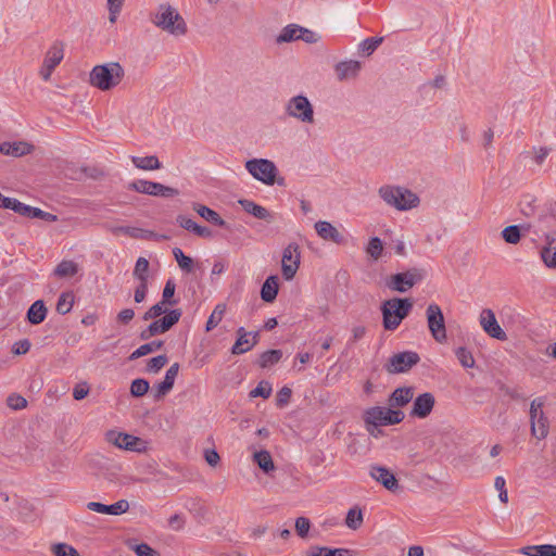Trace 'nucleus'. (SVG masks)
<instances>
[{
  "label": "nucleus",
  "mask_w": 556,
  "mask_h": 556,
  "mask_svg": "<svg viewBox=\"0 0 556 556\" xmlns=\"http://www.w3.org/2000/svg\"><path fill=\"white\" fill-rule=\"evenodd\" d=\"M239 204L242 206V208L247 213L253 215L254 217H256L258 219H263V220H266L268 223H270L271 219H273V215H271V213L267 208L256 204L253 201L240 200Z\"/></svg>",
  "instance_id": "obj_28"
},
{
  "label": "nucleus",
  "mask_w": 556,
  "mask_h": 556,
  "mask_svg": "<svg viewBox=\"0 0 556 556\" xmlns=\"http://www.w3.org/2000/svg\"><path fill=\"white\" fill-rule=\"evenodd\" d=\"M369 475L377 482L381 483L387 490L395 491L399 489V481L391 470L383 466L372 465Z\"/></svg>",
  "instance_id": "obj_19"
},
{
  "label": "nucleus",
  "mask_w": 556,
  "mask_h": 556,
  "mask_svg": "<svg viewBox=\"0 0 556 556\" xmlns=\"http://www.w3.org/2000/svg\"><path fill=\"white\" fill-rule=\"evenodd\" d=\"M150 21L155 27L174 37H182L188 33L185 18L169 3H161L150 14Z\"/></svg>",
  "instance_id": "obj_1"
},
{
  "label": "nucleus",
  "mask_w": 556,
  "mask_h": 556,
  "mask_svg": "<svg viewBox=\"0 0 556 556\" xmlns=\"http://www.w3.org/2000/svg\"><path fill=\"white\" fill-rule=\"evenodd\" d=\"M543 397H536L530 403L529 417L531 434L538 440L545 439L549 430V421L543 410Z\"/></svg>",
  "instance_id": "obj_7"
},
{
  "label": "nucleus",
  "mask_w": 556,
  "mask_h": 556,
  "mask_svg": "<svg viewBox=\"0 0 556 556\" xmlns=\"http://www.w3.org/2000/svg\"><path fill=\"white\" fill-rule=\"evenodd\" d=\"M292 391L288 387H283L280 389V391L277 393V405L279 407L286 406L291 397Z\"/></svg>",
  "instance_id": "obj_59"
},
{
  "label": "nucleus",
  "mask_w": 556,
  "mask_h": 556,
  "mask_svg": "<svg viewBox=\"0 0 556 556\" xmlns=\"http://www.w3.org/2000/svg\"><path fill=\"white\" fill-rule=\"evenodd\" d=\"M173 254L181 270L186 273H191L193 270V260L190 256L185 255L181 249L174 248Z\"/></svg>",
  "instance_id": "obj_41"
},
{
  "label": "nucleus",
  "mask_w": 556,
  "mask_h": 556,
  "mask_svg": "<svg viewBox=\"0 0 556 556\" xmlns=\"http://www.w3.org/2000/svg\"><path fill=\"white\" fill-rule=\"evenodd\" d=\"M350 551L346 548H328V547H314L311 556H348Z\"/></svg>",
  "instance_id": "obj_46"
},
{
  "label": "nucleus",
  "mask_w": 556,
  "mask_h": 556,
  "mask_svg": "<svg viewBox=\"0 0 556 556\" xmlns=\"http://www.w3.org/2000/svg\"><path fill=\"white\" fill-rule=\"evenodd\" d=\"M7 404L12 409H23L27 406V401L22 395L11 394L7 399Z\"/></svg>",
  "instance_id": "obj_55"
},
{
  "label": "nucleus",
  "mask_w": 556,
  "mask_h": 556,
  "mask_svg": "<svg viewBox=\"0 0 556 556\" xmlns=\"http://www.w3.org/2000/svg\"><path fill=\"white\" fill-rule=\"evenodd\" d=\"M414 397V388L402 387L395 389L389 396L388 404L393 409L394 407H403L407 405Z\"/></svg>",
  "instance_id": "obj_25"
},
{
  "label": "nucleus",
  "mask_w": 556,
  "mask_h": 556,
  "mask_svg": "<svg viewBox=\"0 0 556 556\" xmlns=\"http://www.w3.org/2000/svg\"><path fill=\"white\" fill-rule=\"evenodd\" d=\"M311 522L305 517H299L295 520V530L299 536L305 538L309 531Z\"/></svg>",
  "instance_id": "obj_56"
},
{
  "label": "nucleus",
  "mask_w": 556,
  "mask_h": 556,
  "mask_svg": "<svg viewBox=\"0 0 556 556\" xmlns=\"http://www.w3.org/2000/svg\"><path fill=\"white\" fill-rule=\"evenodd\" d=\"M300 247L296 243H289L282 252L281 271L286 280H292L300 266Z\"/></svg>",
  "instance_id": "obj_11"
},
{
  "label": "nucleus",
  "mask_w": 556,
  "mask_h": 556,
  "mask_svg": "<svg viewBox=\"0 0 556 556\" xmlns=\"http://www.w3.org/2000/svg\"><path fill=\"white\" fill-rule=\"evenodd\" d=\"M383 251L382 241L378 237H374L369 240L366 252L369 254L375 261L381 257Z\"/></svg>",
  "instance_id": "obj_47"
},
{
  "label": "nucleus",
  "mask_w": 556,
  "mask_h": 556,
  "mask_svg": "<svg viewBox=\"0 0 556 556\" xmlns=\"http://www.w3.org/2000/svg\"><path fill=\"white\" fill-rule=\"evenodd\" d=\"M282 357V352L280 350H268L261 354L258 359V365L262 368H267L277 364Z\"/></svg>",
  "instance_id": "obj_39"
},
{
  "label": "nucleus",
  "mask_w": 556,
  "mask_h": 556,
  "mask_svg": "<svg viewBox=\"0 0 556 556\" xmlns=\"http://www.w3.org/2000/svg\"><path fill=\"white\" fill-rule=\"evenodd\" d=\"M361 70V63L358 61H344L336 65V73L339 80H345L357 76Z\"/></svg>",
  "instance_id": "obj_27"
},
{
  "label": "nucleus",
  "mask_w": 556,
  "mask_h": 556,
  "mask_svg": "<svg viewBox=\"0 0 556 556\" xmlns=\"http://www.w3.org/2000/svg\"><path fill=\"white\" fill-rule=\"evenodd\" d=\"M413 308L410 299L393 298L387 300L381 305L382 324L386 330L393 331L406 318Z\"/></svg>",
  "instance_id": "obj_3"
},
{
  "label": "nucleus",
  "mask_w": 556,
  "mask_h": 556,
  "mask_svg": "<svg viewBox=\"0 0 556 556\" xmlns=\"http://www.w3.org/2000/svg\"><path fill=\"white\" fill-rule=\"evenodd\" d=\"M225 312H226V304L220 303L215 306L214 311L212 312V314L210 315V317L206 321L205 330L207 332L212 331L222 321Z\"/></svg>",
  "instance_id": "obj_40"
},
{
  "label": "nucleus",
  "mask_w": 556,
  "mask_h": 556,
  "mask_svg": "<svg viewBox=\"0 0 556 556\" xmlns=\"http://www.w3.org/2000/svg\"><path fill=\"white\" fill-rule=\"evenodd\" d=\"M301 31V26L295 24L287 25L282 28L280 34L276 38L277 43L291 42L294 40H299V35Z\"/></svg>",
  "instance_id": "obj_36"
},
{
  "label": "nucleus",
  "mask_w": 556,
  "mask_h": 556,
  "mask_svg": "<svg viewBox=\"0 0 556 556\" xmlns=\"http://www.w3.org/2000/svg\"><path fill=\"white\" fill-rule=\"evenodd\" d=\"M74 304V295L71 292H64L60 295L56 303V312L65 315L71 312Z\"/></svg>",
  "instance_id": "obj_43"
},
{
  "label": "nucleus",
  "mask_w": 556,
  "mask_h": 556,
  "mask_svg": "<svg viewBox=\"0 0 556 556\" xmlns=\"http://www.w3.org/2000/svg\"><path fill=\"white\" fill-rule=\"evenodd\" d=\"M33 150V146L24 142V141H16V142H2L0 144V152L4 155H10L14 157H20L23 155H26L30 153Z\"/></svg>",
  "instance_id": "obj_26"
},
{
  "label": "nucleus",
  "mask_w": 556,
  "mask_h": 556,
  "mask_svg": "<svg viewBox=\"0 0 556 556\" xmlns=\"http://www.w3.org/2000/svg\"><path fill=\"white\" fill-rule=\"evenodd\" d=\"M424 275L419 269L413 268L404 273H399L391 275L387 281L386 286L396 292L404 293L412 289L417 282L421 281Z\"/></svg>",
  "instance_id": "obj_9"
},
{
  "label": "nucleus",
  "mask_w": 556,
  "mask_h": 556,
  "mask_svg": "<svg viewBox=\"0 0 556 556\" xmlns=\"http://www.w3.org/2000/svg\"><path fill=\"white\" fill-rule=\"evenodd\" d=\"M482 329L491 337L501 341H505L507 336L496 320L495 314L490 308L482 309L479 317Z\"/></svg>",
  "instance_id": "obj_15"
},
{
  "label": "nucleus",
  "mask_w": 556,
  "mask_h": 556,
  "mask_svg": "<svg viewBox=\"0 0 556 556\" xmlns=\"http://www.w3.org/2000/svg\"><path fill=\"white\" fill-rule=\"evenodd\" d=\"M535 556H556V545H539V549L536 551Z\"/></svg>",
  "instance_id": "obj_64"
},
{
  "label": "nucleus",
  "mask_w": 556,
  "mask_h": 556,
  "mask_svg": "<svg viewBox=\"0 0 556 556\" xmlns=\"http://www.w3.org/2000/svg\"><path fill=\"white\" fill-rule=\"evenodd\" d=\"M128 188L130 190L140 192V193L150 194V195H159V197H163V198H170V197H175L178 194L177 189L164 186L159 182H153V181L143 180V179H139V180H135V181L130 182Z\"/></svg>",
  "instance_id": "obj_14"
},
{
  "label": "nucleus",
  "mask_w": 556,
  "mask_h": 556,
  "mask_svg": "<svg viewBox=\"0 0 556 556\" xmlns=\"http://www.w3.org/2000/svg\"><path fill=\"white\" fill-rule=\"evenodd\" d=\"M125 76V71L118 62L96 65L89 74L91 86L101 91H109L121 84Z\"/></svg>",
  "instance_id": "obj_2"
},
{
  "label": "nucleus",
  "mask_w": 556,
  "mask_h": 556,
  "mask_svg": "<svg viewBox=\"0 0 556 556\" xmlns=\"http://www.w3.org/2000/svg\"><path fill=\"white\" fill-rule=\"evenodd\" d=\"M167 362L168 358L166 355L152 357L147 364V371L156 374L167 364Z\"/></svg>",
  "instance_id": "obj_50"
},
{
  "label": "nucleus",
  "mask_w": 556,
  "mask_h": 556,
  "mask_svg": "<svg viewBox=\"0 0 556 556\" xmlns=\"http://www.w3.org/2000/svg\"><path fill=\"white\" fill-rule=\"evenodd\" d=\"M192 208L208 223L219 227L226 226V222L219 216V214L206 205L193 203Z\"/></svg>",
  "instance_id": "obj_29"
},
{
  "label": "nucleus",
  "mask_w": 556,
  "mask_h": 556,
  "mask_svg": "<svg viewBox=\"0 0 556 556\" xmlns=\"http://www.w3.org/2000/svg\"><path fill=\"white\" fill-rule=\"evenodd\" d=\"M138 556H160V554L146 543L137 544L132 547Z\"/></svg>",
  "instance_id": "obj_58"
},
{
  "label": "nucleus",
  "mask_w": 556,
  "mask_h": 556,
  "mask_svg": "<svg viewBox=\"0 0 556 556\" xmlns=\"http://www.w3.org/2000/svg\"><path fill=\"white\" fill-rule=\"evenodd\" d=\"M148 270L149 261L146 257H139L134 269V276L139 280V282H148Z\"/></svg>",
  "instance_id": "obj_44"
},
{
  "label": "nucleus",
  "mask_w": 556,
  "mask_h": 556,
  "mask_svg": "<svg viewBox=\"0 0 556 556\" xmlns=\"http://www.w3.org/2000/svg\"><path fill=\"white\" fill-rule=\"evenodd\" d=\"M271 386L267 381H261L255 389L250 392L251 397L261 396L268 399L271 394Z\"/></svg>",
  "instance_id": "obj_53"
},
{
  "label": "nucleus",
  "mask_w": 556,
  "mask_h": 556,
  "mask_svg": "<svg viewBox=\"0 0 556 556\" xmlns=\"http://www.w3.org/2000/svg\"><path fill=\"white\" fill-rule=\"evenodd\" d=\"M379 194L387 204L399 211H407L419 204V198L410 190L402 187H381Z\"/></svg>",
  "instance_id": "obj_5"
},
{
  "label": "nucleus",
  "mask_w": 556,
  "mask_h": 556,
  "mask_svg": "<svg viewBox=\"0 0 556 556\" xmlns=\"http://www.w3.org/2000/svg\"><path fill=\"white\" fill-rule=\"evenodd\" d=\"M148 291V282H139L138 287L135 290L134 300L136 303H141L144 301Z\"/></svg>",
  "instance_id": "obj_63"
},
{
  "label": "nucleus",
  "mask_w": 556,
  "mask_h": 556,
  "mask_svg": "<svg viewBox=\"0 0 556 556\" xmlns=\"http://www.w3.org/2000/svg\"><path fill=\"white\" fill-rule=\"evenodd\" d=\"M55 556H79L77 549L66 543H58L52 546Z\"/></svg>",
  "instance_id": "obj_51"
},
{
  "label": "nucleus",
  "mask_w": 556,
  "mask_h": 556,
  "mask_svg": "<svg viewBox=\"0 0 556 556\" xmlns=\"http://www.w3.org/2000/svg\"><path fill=\"white\" fill-rule=\"evenodd\" d=\"M181 309L176 308L169 311L165 316L160 319L154 320L150 324V330H154L157 334L165 333L168 331L175 324H177L181 317Z\"/></svg>",
  "instance_id": "obj_23"
},
{
  "label": "nucleus",
  "mask_w": 556,
  "mask_h": 556,
  "mask_svg": "<svg viewBox=\"0 0 556 556\" xmlns=\"http://www.w3.org/2000/svg\"><path fill=\"white\" fill-rule=\"evenodd\" d=\"M30 349V342L27 339L20 340L14 343L12 352L15 355L26 354Z\"/></svg>",
  "instance_id": "obj_60"
},
{
  "label": "nucleus",
  "mask_w": 556,
  "mask_h": 556,
  "mask_svg": "<svg viewBox=\"0 0 556 556\" xmlns=\"http://www.w3.org/2000/svg\"><path fill=\"white\" fill-rule=\"evenodd\" d=\"M47 317V307L42 300L35 301L27 312V319L33 325L41 324Z\"/></svg>",
  "instance_id": "obj_32"
},
{
  "label": "nucleus",
  "mask_w": 556,
  "mask_h": 556,
  "mask_svg": "<svg viewBox=\"0 0 556 556\" xmlns=\"http://www.w3.org/2000/svg\"><path fill=\"white\" fill-rule=\"evenodd\" d=\"M253 460L265 472L268 473L275 470L273 457L268 451L262 450L253 454Z\"/></svg>",
  "instance_id": "obj_34"
},
{
  "label": "nucleus",
  "mask_w": 556,
  "mask_h": 556,
  "mask_svg": "<svg viewBox=\"0 0 556 556\" xmlns=\"http://www.w3.org/2000/svg\"><path fill=\"white\" fill-rule=\"evenodd\" d=\"M427 324L433 339L442 343L446 340L445 320L438 304H429L426 309Z\"/></svg>",
  "instance_id": "obj_10"
},
{
  "label": "nucleus",
  "mask_w": 556,
  "mask_h": 556,
  "mask_svg": "<svg viewBox=\"0 0 556 556\" xmlns=\"http://www.w3.org/2000/svg\"><path fill=\"white\" fill-rule=\"evenodd\" d=\"M179 364L174 363L170 365V367L166 370L164 380L154 386L153 388V396L155 400L163 399L169 391L173 389L175 379L179 372Z\"/></svg>",
  "instance_id": "obj_20"
},
{
  "label": "nucleus",
  "mask_w": 556,
  "mask_h": 556,
  "mask_svg": "<svg viewBox=\"0 0 556 556\" xmlns=\"http://www.w3.org/2000/svg\"><path fill=\"white\" fill-rule=\"evenodd\" d=\"M279 290L278 277L269 276L262 286L261 298L264 302L271 303L276 300Z\"/></svg>",
  "instance_id": "obj_30"
},
{
  "label": "nucleus",
  "mask_w": 556,
  "mask_h": 556,
  "mask_svg": "<svg viewBox=\"0 0 556 556\" xmlns=\"http://www.w3.org/2000/svg\"><path fill=\"white\" fill-rule=\"evenodd\" d=\"M78 273V265L73 261H62L54 269L53 274L59 278H71Z\"/></svg>",
  "instance_id": "obj_35"
},
{
  "label": "nucleus",
  "mask_w": 556,
  "mask_h": 556,
  "mask_svg": "<svg viewBox=\"0 0 556 556\" xmlns=\"http://www.w3.org/2000/svg\"><path fill=\"white\" fill-rule=\"evenodd\" d=\"M238 339L232 345L231 353L239 355L250 351L256 343L258 339V333L255 332L251 339V332H248L243 327H240L237 330Z\"/></svg>",
  "instance_id": "obj_21"
},
{
  "label": "nucleus",
  "mask_w": 556,
  "mask_h": 556,
  "mask_svg": "<svg viewBox=\"0 0 556 556\" xmlns=\"http://www.w3.org/2000/svg\"><path fill=\"white\" fill-rule=\"evenodd\" d=\"M149 389V381L142 378H138L132 380L130 384V394L134 397H141L148 393Z\"/></svg>",
  "instance_id": "obj_45"
},
{
  "label": "nucleus",
  "mask_w": 556,
  "mask_h": 556,
  "mask_svg": "<svg viewBox=\"0 0 556 556\" xmlns=\"http://www.w3.org/2000/svg\"><path fill=\"white\" fill-rule=\"evenodd\" d=\"M457 359L465 368H472L475 366V358L469 350L466 348H458L455 352Z\"/></svg>",
  "instance_id": "obj_48"
},
{
  "label": "nucleus",
  "mask_w": 556,
  "mask_h": 556,
  "mask_svg": "<svg viewBox=\"0 0 556 556\" xmlns=\"http://www.w3.org/2000/svg\"><path fill=\"white\" fill-rule=\"evenodd\" d=\"M162 346H163V341H152V342L142 344L130 354L129 359L134 361L139 357L146 356L152 352L160 350Z\"/></svg>",
  "instance_id": "obj_38"
},
{
  "label": "nucleus",
  "mask_w": 556,
  "mask_h": 556,
  "mask_svg": "<svg viewBox=\"0 0 556 556\" xmlns=\"http://www.w3.org/2000/svg\"><path fill=\"white\" fill-rule=\"evenodd\" d=\"M176 285L174 280L168 279L164 286L163 293H162V301L163 303H166L167 305H175L177 303L176 300H174Z\"/></svg>",
  "instance_id": "obj_49"
},
{
  "label": "nucleus",
  "mask_w": 556,
  "mask_h": 556,
  "mask_svg": "<svg viewBox=\"0 0 556 556\" xmlns=\"http://www.w3.org/2000/svg\"><path fill=\"white\" fill-rule=\"evenodd\" d=\"M382 41V37L367 38L362 42V50L369 55L381 45Z\"/></svg>",
  "instance_id": "obj_54"
},
{
  "label": "nucleus",
  "mask_w": 556,
  "mask_h": 556,
  "mask_svg": "<svg viewBox=\"0 0 556 556\" xmlns=\"http://www.w3.org/2000/svg\"><path fill=\"white\" fill-rule=\"evenodd\" d=\"M542 262L547 268H556V230L544 235V244L540 251Z\"/></svg>",
  "instance_id": "obj_16"
},
{
  "label": "nucleus",
  "mask_w": 556,
  "mask_h": 556,
  "mask_svg": "<svg viewBox=\"0 0 556 556\" xmlns=\"http://www.w3.org/2000/svg\"><path fill=\"white\" fill-rule=\"evenodd\" d=\"M551 149L547 147L533 148V160L538 165H542L548 156Z\"/></svg>",
  "instance_id": "obj_57"
},
{
  "label": "nucleus",
  "mask_w": 556,
  "mask_h": 556,
  "mask_svg": "<svg viewBox=\"0 0 556 556\" xmlns=\"http://www.w3.org/2000/svg\"><path fill=\"white\" fill-rule=\"evenodd\" d=\"M286 114L303 124H314V106L307 97L298 94L291 97L285 105Z\"/></svg>",
  "instance_id": "obj_6"
},
{
  "label": "nucleus",
  "mask_w": 556,
  "mask_h": 556,
  "mask_svg": "<svg viewBox=\"0 0 556 556\" xmlns=\"http://www.w3.org/2000/svg\"><path fill=\"white\" fill-rule=\"evenodd\" d=\"M364 521L362 509L357 506L349 509L345 518V525L352 530H357L362 527Z\"/></svg>",
  "instance_id": "obj_37"
},
{
  "label": "nucleus",
  "mask_w": 556,
  "mask_h": 556,
  "mask_svg": "<svg viewBox=\"0 0 556 556\" xmlns=\"http://www.w3.org/2000/svg\"><path fill=\"white\" fill-rule=\"evenodd\" d=\"M420 361L419 355L413 351H405L391 356L386 365L389 374H400L408 371Z\"/></svg>",
  "instance_id": "obj_12"
},
{
  "label": "nucleus",
  "mask_w": 556,
  "mask_h": 556,
  "mask_svg": "<svg viewBox=\"0 0 556 556\" xmlns=\"http://www.w3.org/2000/svg\"><path fill=\"white\" fill-rule=\"evenodd\" d=\"M131 162L137 168L143 170H155L162 167V164L155 155L132 156Z\"/></svg>",
  "instance_id": "obj_33"
},
{
  "label": "nucleus",
  "mask_w": 556,
  "mask_h": 556,
  "mask_svg": "<svg viewBox=\"0 0 556 556\" xmlns=\"http://www.w3.org/2000/svg\"><path fill=\"white\" fill-rule=\"evenodd\" d=\"M87 508L91 511L108 515H122L129 509V504L126 500H121L112 505H105L99 502H89Z\"/></svg>",
  "instance_id": "obj_22"
},
{
  "label": "nucleus",
  "mask_w": 556,
  "mask_h": 556,
  "mask_svg": "<svg viewBox=\"0 0 556 556\" xmlns=\"http://www.w3.org/2000/svg\"><path fill=\"white\" fill-rule=\"evenodd\" d=\"M317 235L325 241H331L336 244L342 245L346 243V239L339 229L326 220H319L314 226Z\"/></svg>",
  "instance_id": "obj_18"
},
{
  "label": "nucleus",
  "mask_w": 556,
  "mask_h": 556,
  "mask_svg": "<svg viewBox=\"0 0 556 556\" xmlns=\"http://www.w3.org/2000/svg\"><path fill=\"white\" fill-rule=\"evenodd\" d=\"M405 418V414L400 409H392L382 406H372L363 414V419L367 431L374 434L375 429L380 426L397 425Z\"/></svg>",
  "instance_id": "obj_4"
},
{
  "label": "nucleus",
  "mask_w": 556,
  "mask_h": 556,
  "mask_svg": "<svg viewBox=\"0 0 556 556\" xmlns=\"http://www.w3.org/2000/svg\"><path fill=\"white\" fill-rule=\"evenodd\" d=\"M89 393V387L86 382H83V383H79L77 386H75V388L73 389V397L76 400V401H80L83 399H85Z\"/></svg>",
  "instance_id": "obj_61"
},
{
  "label": "nucleus",
  "mask_w": 556,
  "mask_h": 556,
  "mask_svg": "<svg viewBox=\"0 0 556 556\" xmlns=\"http://www.w3.org/2000/svg\"><path fill=\"white\" fill-rule=\"evenodd\" d=\"M247 170L265 185L273 186L276 182L278 169L274 162L267 159H252L245 163Z\"/></svg>",
  "instance_id": "obj_8"
},
{
  "label": "nucleus",
  "mask_w": 556,
  "mask_h": 556,
  "mask_svg": "<svg viewBox=\"0 0 556 556\" xmlns=\"http://www.w3.org/2000/svg\"><path fill=\"white\" fill-rule=\"evenodd\" d=\"M14 212L28 218H39L47 222H55L58 219L56 215L45 212L38 207L27 205L20 201H17Z\"/></svg>",
  "instance_id": "obj_24"
},
{
  "label": "nucleus",
  "mask_w": 556,
  "mask_h": 556,
  "mask_svg": "<svg viewBox=\"0 0 556 556\" xmlns=\"http://www.w3.org/2000/svg\"><path fill=\"white\" fill-rule=\"evenodd\" d=\"M64 58V45L61 41H55L47 51L43 63L55 68Z\"/></svg>",
  "instance_id": "obj_31"
},
{
  "label": "nucleus",
  "mask_w": 556,
  "mask_h": 556,
  "mask_svg": "<svg viewBox=\"0 0 556 556\" xmlns=\"http://www.w3.org/2000/svg\"><path fill=\"white\" fill-rule=\"evenodd\" d=\"M106 441L118 448L131 452H143L146 450V442L138 437L116 431H109L106 433Z\"/></svg>",
  "instance_id": "obj_13"
},
{
  "label": "nucleus",
  "mask_w": 556,
  "mask_h": 556,
  "mask_svg": "<svg viewBox=\"0 0 556 556\" xmlns=\"http://www.w3.org/2000/svg\"><path fill=\"white\" fill-rule=\"evenodd\" d=\"M501 235L503 240L509 244H517L521 239L520 227L518 225L505 227Z\"/></svg>",
  "instance_id": "obj_42"
},
{
  "label": "nucleus",
  "mask_w": 556,
  "mask_h": 556,
  "mask_svg": "<svg viewBox=\"0 0 556 556\" xmlns=\"http://www.w3.org/2000/svg\"><path fill=\"white\" fill-rule=\"evenodd\" d=\"M166 303H163V301L156 303L155 305L151 306L143 315V320H150L155 319L160 317L161 315L166 313Z\"/></svg>",
  "instance_id": "obj_52"
},
{
  "label": "nucleus",
  "mask_w": 556,
  "mask_h": 556,
  "mask_svg": "<svg viewBox=\"0 0 556 556\" xmlns=\"http://www.w3.org/2000/svg\"><path fill=\"white\" fill-rule=\"evenodd\" d=\"M435 404V399L432 393L425 392L419 394L413 403L409 415L417 418H426L430 415Z\"/></svg>",
  "instance_id": "obj_17"
},
{
  "label": "nucleus",
  "mask_w": 556,
  "mask_h": 556,
  "mask_svg": "<svg viewBox=\"0 0 556 556\" xmlns=\"http://www.w3.org/2000/svg\"><path fill=\"white\" fill-rule=\"evenodd\" d=\"M176 222L181 228H184L188 231H191V232H193V230L197 226L195 222H193L191 218H189L185 215H178L176 218Z\"/></svg>",
  "instance_id": "obj_62"
}]
</instances>
